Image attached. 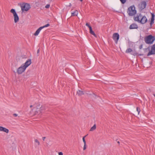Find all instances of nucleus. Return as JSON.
<instances>
[{
	"label": "nucleus",
	"mask_w": 155,
	"mask_h": 155,
	"mask_svg": "<svg viewBox=\"0 0 155 155\" xmlns=\"http://www.w3.org/2000/svg\"><path fill=\"white\" fill-rule=\"evenodd\" d=\"M80 1L81 2H82L83 0H80Z\"/></svg>",
	"instance_id": "nucleus-33"
},
{
	"label": "nucleus",
	"mask_w": 155,
	"mask_h": 155,
	"mask_svg": "<svg viewBox=\"0 0 155 155\" xmlns=\"http://www.w3.org/2000/svg\"><path fill=\"white\" fill-rule=\"evenodd\" d=\"M155 54V44H154L151 47V49L147 54L149 56L151 55Z\"/></svg>",
	"instance_id": "nucleus-11"
},
{
	"label": "nucleus",
	"mask_w": 155,
	"mask_h": 155,
	"mask_svg": "<svg viewBox=\"0 0 155 155\" xmlns=\"http://www.w3.org/2000/svg\"><path fill=\"white\" fill-rule=\"evenodd\" d=\"M138 27V26L137 24L133 23L130 25L129 28L130 29H137Z\"/></svg>",
	"instance_id": "nucleus-12"
},
{
	"label": "nucleus",
	"mask_w": 155,
	"mask_h": 155,
	"mask_svg": "<svg viewBox=\"0 0 155 155\" xmlns=\"http://www.w3.org/2000/svg\"><path fill=\"white\" fill-rule=\"evenodd\" d=\"M127 13L130 16H132L136 13V11L134 6L130 7L128 9Z\"/></svg>",
	"instance_id": "nucleus-5"
},
{
	"label": "nucleus",
	"mask_w": 155,
	"mask_h": 155,
	"mask_svg": "<svg viewBox=\"0 0 155 155\" xmlns=\"http://www.w3.org/2000/svg\"><path fill=\"white\" fill-rule=\"evenodd\" d=\"M86 136H85L84 137L82 138L83 141V142L84 143V144H86V141H85V138Z\"/></svg>",
	"instance_id": "nucleus-21"
},
{
	"label": "nucleus",
	"mask_w": 155,
	"mask_h": 155,
	"mask_svg": "<svg viewBox=\"0 0 155 155\" xmlns=\"http://www.w3.org/2000/svg\"><path fill=\"white\" fill-rule=\"evenodd\" d=\"M89 30H90V34H91V35H93L95 37H96V35L95 34V33H94V31H93L91 27L90 28Z\"/></svg>",
	"instance_id": "nucleus-16"
},
{
	"label": "nucleus",
	"mask_w": 155,
	"mask_h": 155,
	"mask_svg": "<svg viewBox=\"0 0 155 155\" xmlns=\"http://www.w3.org/2000/svg\"><path fill=\"white\" fill-rule=\"evenodd\" d=\"M137 111L138 112V114H139V113L140 112V109L139 108L137 107Z\"/></svg>",
	"instance_id": "nucleus-23"
},
{
	"label": "nucleus",
	"mask_w": 155,
	"mask_h": 155,
	"mask_svg": "<svg viewBox=\"0 0 155 155\" xmlns=\"http://www.w3.org/2000/svg\"><path fill=\"white\" fill-rule=\"evenodd\" d=\"M50 26V25L49 24H48L43 26H41L39 28H38L36 31L35 33H34V35L35 36L38 35L39 33H40V31L43 28L49 27Z\"/></svg>",
	"instance_id": "nucleus-9"
},
{
	"label": "nucleus",
	"mask_w": 155,
	"mask_h": 155,
	"mask_svg": "<svg viewBox=\"0 0 155 155\" xmlns=\"http://www.w3.org/2000/svg\"><path fill=\"white\" fill-rule=\"evenodd\" d=\"M77 94L79 96H81L84 94V93L82 91L79 90L77 91Z\"/></svg>",
	"instance_id": "nucleus-15"
},
{
	"label": "nucleus",
	"mask_w": 155,
	"mask_h": 155,
	"mask_svg": "<svg viewBox=\"0 0 155 155\" xmlns=\"http://www.w3.org/2000/svg\"><path fill=\"white\" fill-rule=\"evenodd\" d=\"M34 107L36 111L35 114H38L44 112L46 109V107L45 105H41L40 103H37L34 105Z\"/></svg>",
	"instance_id": "nucleus-3"
},
{
	"label": "nucleus",
	"mask_w": 155,
	"mask_h": 155,
	"mask_svg": "<svg viewBox=\"0 0 155 155\" xmlns=\"http://www.w3.org/2000/svg\"><path fill=\"white\" fill-rule=\"evenodd\" d=\"M155 40V37L152 35H149L144 38L146 43L148 44H152Z\"/></svg>",
	"instance_id": "nucleus-4"
},
{
	"label": "nucleus",
	"mask_w": 155,
	"mask_h": 155,
	"mask_svg": "<svg viewBox=\"0 0 155 155\" xmlns=\"http://www.w3.org/2000/svg\"><path fill=\"white\" fill-rule=\"evenodd\" d=\"M78 13V11L75 10L74 12L71 13V16H77Z\"/></svg>",
	"instance_id": "nucleus-17"
},
{
	"label": "nucleus",
	"mask_w": 155,
	"mask_h": 155,
	"mask_svg": "<svg viewBox=\"0 0 155 155\" xmlns=\"http://www.w3.org/2000/svg\"><path fill=\"white\" fill-rule=\"evenodd\" d=\"M147 4L146 2L142 1L138 5V8L140 10H142L146 8Z\"/></svg>",
	"instance_id": "nucleus-8"
},
{
	"label": "nucleus",
	"mask_w": 155,
	"mask_h": 155,
	"mask_svg": "<svg viewBox=\"0 0 155 155\" xmlns=\"http://www.w3.org/2000/svg\"><path fill=\"white\" fill-rule=\"evenodd\" d=\"M121 2L123 4L125 3L126 1V0H120Z\"/></svg>",
	"instance_id": "nucleus-22"
},
{
	"label": "nucleus",
	"mask_w": 155,
	"mask_h": 155,
	"mask_svg": "<svg viewBox=\"0 0 155 155\" xmlns=\"http://www.w3.org/2000/svg\"><path fill=\"white\" fill-rule=\"evenodd\" d=\"M1 131L7 134L8 133L9 131L8 129L2 127Z\"/></svg>",
	"instance_id": "nucleus-14"
},
{
	"label": "nucleus",
	"mask_w": 155,
	"mask_h": 155,
	"mask_svg": "<svg viewBox=\"0 0 155 155\" xmlns=\"http://www.w3.org/2000/svg\"><path fill=\"white\" fill-rule=\"evenodd\" d=\"M134 20L141 24H144L147 21V19L145 16L141 14H137L134 17Z\"/></svg>",
	"instance_id": "nucleus-2"
},
{
	"label": "nucleus",
	"mask_w": 155,
	"mask_h": 155,
	"mask_svg": "<svg viewBox=\"0 0 155 155\" xmlns=\"http://www.w3.org/2000/svg\"><path fill=\"white\" fill-rule=\"evenodd\" d=\"M96 129V125L95 124H94L93 126L90 129V131H93Z\"/></svg>",
	"instance_id": "nucleus-18"
},
{
	"label": "nucleus",
	"mask_w": 155,
	"mask_h": 155,
	"mask_svg": "<svg viewBox=\"0 0 155 155\" xmlns=\"http://www.w3.org/2000/svg\"><path fill=\"white\" fill-rule=\"evenodd\" d=\"M58 155H63V153L62 152H60L58 153Z\"/></svg>",
	"instance_id": "nucleus-27"
},
{
	"label": "nucleus",
	"mask_w": 155,
	"mask_h": 155,
	"mask_svg": "<svg viewBox=\"0 0 155 155\" xmlns=\"http://www.w3.org/2000/svg\"><path fill=\"white\" fill-rule=\"evenodd\" d=\"M39 52V49H38V50L37 51V53H38Z\"/></svg>",
	"instance_id": "nucleus-31"
},
{
	"label": "nucleus",
	"mask_w": 155,
	"mask_h": 155,
	"mask_svg": "<svg viewBox=\"0 0 155 155\" xmlns=\"http://www.w3.org/2000/svg\"><path fill=\"white\" fill-rule=\"evenodd\" d=\"M120 143V142H118V143Z\"/></svg>",
	"instance_id": "nucleus-34"
},
{
	"label": "nucleus",
	"mask_w": 155,
	"mask_h": 155,
	"mask_svg": "<svg viewBox=\"0 0 155 155\" xmlns=\"http://www.w3.org/2000/svg\"><path fill=\"white\" fill-rule=\"evenodd\" d=\"M151 21L150 23V24L151 26H152V24H153L154 23V17L155 15L153 13H151Z\"/></svg>",
	"instance_id": "nucleus-13"
},
{
	"label": "nucleus",
	"mask_w": 155,
	"mask_h": 155,
	"mask_svg": "<svg viewBox=\"0 0 155 155\" xmlns=\"http://www.w3.org/2000/svg\"><path fill=\"white\" fill-rule=\"evenodd\" d=\"M46 137H42V139L43 140H44Z\"/></svg>",
	"instance_id": "nucleus-29"
},
{
	"label": "nucleus",
	"mask_w": 155,
	"mask_h": 155,
	"mask_svg": "<svg viewBox=\"0 0 155 155\" xmlns=\"http://www.w3.org/2000/svg\"><path fill=\"white\" fill-rule=\"evenodd\" d=\"M21 8L23 12L27 11L30 8V6L29 4L24 3L21 5Z\"/></svg>",
	"instance_id": "nucleus-6"
},
{
	"label": "nucleus",
	"mask_w": 155,
	"mask_h": 155,
	"mask_svg": "<svg viewBox=\"0 0 155 155\" xmlns=\"http://www.w3.org/2000/svg\"><path fill=\"white\" fill-rule=\"evenodd\" d=\"M35 142L38 145H40V143L37 139H35Z\"/></svg>",
	"instance_id": "nucleus-20"
},
{
	"label": "nucleus",
	"mask_w": 155,
	"mask_h": 155,
	"mask_svg": "<svg viewBox=\"0 0 155 155\" xmlns=\"http://www.w3.org/2000/svg\"><path fill=\"white\" fill-rule=\"evenodd\" d=\"M31 63V59H28L27 61L17 68L16 72L18 74H21L24 73L26 68Z\"/></svg>",
	"instance_id": "nucleus-1"
},
{
	"label": "nucleus",
	"mask_w": 155,
	"mask_h": 155,
	"mask_svg": "<svg viewBox=\"0 0 155 155\" xmlns=\"http://www.w3.org/2000/svg\"><path fill=\"white\" fill-rule=\"evenodd\" d=\"M112 38L116 43H117L119 38V35L117 33H114L112 36Z\"/></svg>",
	"instance_id": "nucleus-10"
},
{
	"label": "nucleus",
	"mask_w": 155,
	"mask_h": 155,
	"mask_svg": "<svg viewBox=\"0 0 155 155\" xmlns=\"http://www.w3.org/2000/svg\"><path fill=\"white\" fill-rule=\"evenodd\" d=\"M50 5L49 4H47L45 6V7L46 8H49L50 7Z\"/></svg>",
	"instance_id": "nucleus-26"
},
{
	"label": "nucleus",
	"mask_w": 155,
	"mask_h": 155,
	"mask_svg": "<svg viewBox=\"0 0 155 155\" xmlns=\"http://www.w3.org/2000/svg\"><path fill=\"white\" fill-rule=\"evenodd\" d=\"M86 25L89 28V29H90V28L91 27V26L88 23H86Z\"/></svg>",
	"instance_id": "nucleus-24"
},
{
	"label": "nucleus",
	"mask_w": 155,
	"mask_h": 155,
	"mask_svg": "<svg viewBox=\"0 0 155 155\" xmlns=\"http://www.w3.org/2000/svg\"><path fill=\"white\" fill-rule=\"evenodd\" d=\"M132 51V49H131V48H129L127 49L126 52L127 53H130V52H131V51Z\"/></svg>",
	"instance_id": "nucleus-19"
},
{
	"label": "nucleus",
	"mask_w": 155,
	"mask_h": 155,
	"mask_svg": "<svg viewBox=\"0 0 155 155\" xmlns=\"http://www.w3.org/2000/svg\"><path fill=\"white\" fill-rule=\"evenodd\" d=\"M10 12L13 15L14 22L15 23L19 21V18L15 9H11L10 10Z\"/></svg>",
	"instance_id": "nucleus-7"
},
{
	"label": "nucleus",
	"mask_w": 155,
	"mask_h": 155,
	"mask_svg": "<svg viewBox=\"0 0 155 155\" xmlns=\"http://www.w3.org/2000/svg\"><path fill=\"white\" fill-rule=\"evenodd\" d=\"M2 126H0V131H1L2 130Z\"/></svg>",
	"instance_id": "nucleus-30"
},
{
	"label": "nucleus",
	"mask_w": 155,
	"mask_h": 155,
	"mask_svg": "<svg viewBox=\"0 0 155 155\" xmlns=\"http://www.w3.org/2000/svg\"><path fill=\"white\" fill-rule=\"evenodd\" d=\"M86 149V144H84V147H83V150H84Z\"/></svg>",
	"instance_id": "nucleus-25"
},
{
	"label": "nucleus",
	"mask_w": 155,
	"mask_h": 155,
	"mask_svg": "<svg viewBox=\"0 0 155 155\" xmlns=\"http://www.w3.org/2000/svg\"><path fill=\"white\" fill-rule=\"evenodd\" d=\"M154 96H155V94H154Z\"/></svg>",
	"instance_id": "nucleus-35"
},
{
	"label": "nucleus",
	"mask_w": 155,
	"mask_h": 155,
	"mask_svg": "<svg viewBox=\"0 0 155 155\" xmlns=\"http://www.w3.org/2000/svg\"><path fill=\"white\" fill-rule=\"evenodd\" d=\"M13 115L15 117H17L18 116V115L16 114H13Z\"/></svg>",
	"instance_id": "nucleus-28"
},
{
	"label": "nucleus",
	"mask_w": 155,
	"mask_h": 155,
	"mask_svg": "<svg viewBox=\"0 0 155 155\" xmlns=\"http://www.w3.org/2000/svg\"><path fill=\"white\" fill-rule=\"evenodd\" d=\"M32 107V105H31L30 106V107Z\"/></svg>",
	"instance_id": "nucleus-32"
}]
</instances>
